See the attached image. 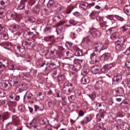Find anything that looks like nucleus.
Returning <instances> with one entry per match:
<instances>
[{"label":"nucleus","instance_id":"9d476101","mask_svg":"<svg viewBox=\"0 0 130 130\" xmlns=\"http://www.w3.org/2000/svg\"><path fill=\"white\" fill-rule=\"evenodd\" d=\"M12 123L15 126L19 125L20 124V121L18 117L16 115H13L12 117Z\"/></svg>","mask_w":130,"mask_h":130},{"label":"nucleus","instance_id":"37998d69","mask_svg":"<svg viewBox=\"0 0 130 130\" xmlns=\"http://www.w3.org/2000/svg\"><path fill=\"white\" fill-rule=\"evenodd\" d=\"M12 81L13 82V84L14 86H15L18 83V79L16 77H14L12 79Z\"/></svg>","mask_w":130,"mask_h":130},{"label":"nucleus","instance_id":"4d7b16f0","mask_svg":"<svg viewBox=\"0 0 130 130\" xmlns=\"http://www.w3.org/2000/svg\"><path fill=\"white\" fill-rule=\"evenodd\" d=\"M104 126V124L102 122L100 123L98 126L99 128V130H102V129H103Z\"/></svg>","mask_w":130,"mask_h":130},{"label":"nucleus","instance_id":"5701e85b","mask_svg":"<svg viewBox=\"0 0 130 130\" xmlns=\"http://www.w3.org/2000/svg\"><path fill=\"white\" fill-rule=\"evenodd\" d=\"M113 66V65L112 63L109 64H107L105 65L103 67V68L102 70H104V71H106L107 70H109Z\"/></svg>","mask_w":130,"mask_h":130},{"label":"nucleus","instance_id":"ddd939ff","mask_svg":"<svg viewBox=\"0 0 130 130\" xmlns=\"http://www.w3.org/2000/svg\"><path fill=\"white\" fill-rule=\"evenodd\" d=\"M89 36L84 38L83 39L82 43L85 44L86 46H89L91 43V41L89 38Z\"/></svg>","mask_w":130,"mask_h":130},{"label":"nucleus","instance_id":"f03ea898","mask_svg":"<svg viewBox=\"0 0 130 130\" xmlns=\"http://www.w3.org/2000/svg\"><path fill=\"white\" fill-rule=\"evenodd\" d=\"M108 46L106 44H104L101 42L95 43L94 44V46L93 48L95 51H96V52L100 51L102 50L106 49L107 47Z\"/></svg>","mask_w":130,"mask_h":130},{"label":"nucleus","instance_id":"393cba45","mask_svg":"<svg viewBox=\"0 0 130 130\" xmlns=\"http://www.w3.org/2000/svg\"><path fill=\"white\" fill-rule=\"evenodd\" d=\"M10 117L9 113L7 112L4 113L2 115V121L4 122L5 120L8 119Z\"/></svg>","mask_w":130,"mask_h":130},{"label":"nucleus","instance_id":"aec40b11","mask_svg":"<svg viewBox=\"0 0 130 130\" xmlns=\"http://www.w3.org/2000/svg\"><path fill=\"white\" fill-rule=\"evenodd\" d=\"M92 119V118L90 116H87L84 118L83 120L80 123L82 125L86 124Z\"/></svg>","mask_w":130,"mask_h":130},{"label":"nucleus","instance_id":"6ab92c4d","mask_svg":"<svg viewBox=\"0 0 130 130\" xmlns=\"http://www.w3.org/2000/svg\"><path fill=\"white\" fill-rule=\"evenodd\" d=\"M115 91L116 96H121L124 94V90L121 88H119Z\"/></svg>","mask_w":130,"mask_h":130},{"label":"nucleus","instance_id":"a18cd8bd","mask_svg":"<svg viewBox=\"0 0 130 130\" xmlns=\"http://www.w3.org/2000/svg\"><path fill=\"white\" fill-rule=\"evenodd\" d=\"M55 4V2L53 0H50L47 4V6L49 7H53Z\"/></svg>","mask_w":130,"mask_h":130},{"label":"nucleus","instance_id":"f704fd0d","mask_svg":"<svg viewBox=\"0 0 130 130\" xmlns=\"http://www.w3.org/2000/svg\"><path fill=\"white\" fill-rule=\"evenodd\" d=\"M19 26L15 24H13L11 25L10 27V29H12L16 30L19 29Z\"/></svg>","mask_w":130,"mask_h":130},{"label":"nucleus","instance_id":"c03bdc74","mask_svg":"<svg viewBox=\"0 0 130 130\" xmlns=\"http://www.w3.org/2000/svg\"><path fill=\"white\" fill-rule=\"evenodd\" d=\"M8 67L9 69L11 70H14L16 69V67L12 63H9Z\"/></svg>","mask_w":130,"mask_h":130},{"label":"nucleus","instance_id":"0eeeda50","mask_svg":"<svg viewBox=\"0 0 130 130\" xmlns=\"http://www.w3.org/2000/svg\"><path fill=\"white\" fill-rule=\"evenodd\" d=\"M91 69L92 73L95 74L99 73L100 71L102 70L100 66L98 65L92 66L91 67Z\"/></svg>","mask_w":130,"mask_h":130},{"label":"nucleus","instance_id":"69168bd1","mask_svg":"<svg viewBox=\"0 0 130 130\" xmlns=\"http://www.w3.org/2000/svg\"><path fill=\"white\" fill-rule=\"evenodd\" d=\"M56 97L57 98L60 97L62 96L61 93L59 91H56Z\"/></svg>","mask_w":130,"mask_h":130},{"label":"nucleus","instance_id":"39448f33","mask_svg":"<svg viewBox=\"0 0 130 130\" xmlns=\"http://www.w3.org/2000/svg\"><path fill=\"white\" fill-rule=\"evenodd\" d=\"M59 49L61 50V52L62 53L65 57H66L67 58H69L72 57L71 56V53H70V52L68 51L65 50L64 49L62 46H60Z\"/></svg>","mask_w":130,"mask_h":130},{"label":"nucleus","instance_id":"8fccbe9b","mask_svg":"<svg viewBox=\"0 0 130 130\" xmlns=\"http://www.w3.org/2000/svg\"><path fill=\"white\" fill-rule=\"evenodd\" d=\"M57 70L56 69L54 70V71L52 73V75L53 77H56L59 76V74H57Z\"/></svg>","mask_w":130,"mask_h":130},{"label":"nucleus","instance_id":"a878e982","mask_svg":"<svg viewBox=\"0 0 130 130\" xmlns=\"http://www.w3.org/2000/svg\"><path fill=\"white\" fill-rule=\"evenodd\" d=\"M81 83L83 84H86L89 83L90 80L87 77H83L81 80Z\"/></svg>","mask_w":130,"mask_h":130},{"label":"nucleus","instance_id":"4468645a","mask_svg":"<svg viewBox=\"0 0 130 130\" xmlns=\"http://www.w3.org/2000/svg\"><path fill=\"white\" fill-rule=\"evenodd\" d=\"M74 49L76 51L75 54L77 56H82L83 54V51L77 47H75Z\"/></svg>","mask_w":130,"mask_h":130},{"label":"nucleus","instance_id":"49530a36","mask_svg":"<svg viewBox=\"0 0 130 130\" xmlns=\"http://www.w3.org/2000/svg\"><path fill=\"white\" fill-rule=\"evenodd\" d=\"M34 108L36 111L37 110H42L44 109V107L43 105H42V106L40 107L37 105H35L34 106Z\"/></svg>","mask_w":130,"mask_h":130},{"label":"nucleus","instance_id":"c85d7f7f","mask_svg":"<svg viewBox=\"0 0 130 130\" xmlns=\"http://www.w3.org/2000/svg\"><path fill=\"white\" fill-rule=\"evenodd\" d=\"M125 38V37L124 36H122L118 39L117 41V42L119 43H121L122 44H123L126 40Z\"/></svg>","mask_w":130,"mask_h":130},{"label":"nucleus","instance_id":"6e6d98bb","mask_svg":"<svg viewBox=\"0 0 130 130\" xmlns=\"http://www.w3.org/2000/svg\"><path fill=\"white\" fill-rule=\"evenodd\" d=\"M99 114H100V116H102L103 118H104L107 114L106 112L104 111L100 112Z\"/></svg>","mask_w":130,"mask_h":130},{"label":"nucleus","instance_id":"bf43d9fd","mask_svg":"<svg viewBox=\"0 0 130 130\" xmlns=\"http://www.w3.org/2000/svg\"><path fill=\"white\" fill-rule=\"evenodd\" d=\"M125 54L128 55L130 54V47L127 48L124 52Z\"/></svg>","mask_w":130,"mask_h":130},{"label":"nucleus","instance_id":"a19ab883","mask_svg":"<svg viewBox=\"0 0 130 130\" xmlns=\"http://www.w3.org/2000/svg\"><path fill=\"white\" fill-rule=\"evenodd\" d=\"M75 94L76 97H78L81 95V91L80 90L76 89L75 91Z\"/></svg>","mask_w":130,"mask_h":130},{"label":"nucleus","instance_id":"603ef678","mask_svg":"<svg viewBox=\"0 0 130 130\" xmlns=\"http://www.w3.org/2000/svg\"><path fill=\"white\" fill-rule=\"evenodd\" d=\"M115 17L118 20L122 21L124 20V19L122 17L117 15H115Z\"/></svg>","mask_w":130,"mask_h":130},{"label":"nucleus","instance_id":"cd10ccee","mask_svg":"<svg viewBox=\"0 0 130 130\" xmlns=\"http://www.w3.org/2000/svg\"><path fill=\"white\" fill-rule=\"evenodd\" d=\"M9 0H2L0 1V4L2 5L5 7L9 4Z\"/></svg>","mask_w":130,"mask_h":130},{"label":"nucleus","instance_id":"a211bd4d","mask_svg":"<svg viewBox=\"0 0 130 130\" xmlns=\"http://www.w3.org/2000/svg\"><path fill=\"white\" fill-rule=\"evenodd\" d=\"M110 56L109 53H106L103 54L101 57L100 59L102 61H105L107 60Z\"/></svg>","mask_w":130,"mask_h":130},{"label":"nucleus","instance_id":"de8ad7c7","mask_svg":"<svg viewBox=\"0 0 130 130\" xmlns=\"http://www.w3.org/2000/svg\"><path fill=\"white\" fill-rule=\"evenodd\" d=\"M25 106L24 105H21L19 106V110L21 112H23L25 110Z\"/></svg>","mask_w":130,"mask_h":130},{"label":"nucleus","instance_id":"f3484780","mask_svg":"<svg viewBox=\"0 0 130 130\" xmlns=\"http://www.w3.org/2000/svg\"><path fill=\"white\" fill-rule=\"evenodd\" d=\"M35 96L36 100L38 101H41L44 98V95L41 92L37 93Z\"/></svg>","mask_w":130,"mask_h":130},{"label":"nucleus","instance_id":"412c9836","mask_svg":"<svg viewBox=\"0 0 130 130\" xmlns=\"http://www.w3.org/2000/svg\"><path fill=\"white\" fill-rule=\"evenodd\" d=\"M63 18V16L61 15L56 16L53 18V21L54 23L58 22Z\"/></svg>","mask_w":130,"mask_h":130},{"label":"nucleus","instance_id":"2f4dec72","mask_svg":"<svg viewBox=\"0 0 130 130\" xmlns=\"http://www.w3.org/2000/svg\"><path fill=\"white\" fill-rule=\"evenodd\" d=\"M4 44L6 46H4V47L8 50L10 49V47L12 46L11 43L9 42H5L4 43Z\"/></svg>","mask_w":130,"mask_h":130},{"label":"nucleus","instance_id":"7ed1b4c3","mask_svg":"<svg viewBox=\"0 0 130 130\" xmlns=\"http://www.w3.org/2000/svg\"><path fill=\"white\" fill-rule=\"evenodd\" d=\"M14 49L16 53L19 55H22L25 54V50L24 48H21L20 46L15 45L14 46Z\"/></svg>","mask_w":130,"mask_h":130},{"label":"nucleus","instance_id":"72a5a7b5","mask_svg":"<svg viewBox=\"0 0 130 130\" xmlns=\"http://www.w3.org/2000/svg\"><path fill=\"white\" fill-rule=\"evenodd\" d=\"M98 13L95 11H92L89 15L90 17L93 19H94L95 17L97 16Z\"/></svg>","mask_w":130,"mask_h":130},{"label":"nucleus","instance_id":"423d86ee","mask_svg":"<svg viewBox=\"0 0 130 130\" xmlns=\"http://www.w3.org/2000/svg\"><path fill=\"white\" fill-rule=\"evenodd\" d=\"M90 33L91 34L92 37L93 38L99 37L101 35L100 32L95 28L91 29L90 31Z\"/></svg>","mask_w":130,"mask_h":130},{"label":"nucleus","instance_id":"774afa93","mask_svg":"<svg viewBox=\"0 0 130 130\" xmlns=\"http://www.w3.org/2000/svg\"><path fill=\"white\" fill-rule=\"evenodd\" d=\"M126 68H130V61H127L125 64Z\"/></svg>","mask_w":130,"mask_h":130},{"label":"nucleus","instance_id":"f257e3e1","mask_svg":"<svg viewBox=\"0 0 130 130\" xmlns=\"http://www.w3.org/2000/svg\"><path fill=\"white\" fill-rule=\"evenodd\" d=\"M5 30L4 25L0 24V38L2 39L7 40L8 39V37Z\"/></svg>","mask_w":130,"mask_h":130},{"label":"nucleus","instance_id":"338daca9","mask_svg":"<svg viewBox=\"0 0 130 130\" xmlns=\"http://www.w3.org/2000/svg\"><path fill=\"white\" fill-rule=\"evenodd\" d=\"M102 105V106L101 107V109H103V110H106L107 109V107L105 104L103 103Z\"/></svg>","mask_w":130,"mask_h":130},{"label":"nucleus","instance_id":"58836bf2","mask_svg":"<svg viewBox=\"0 0 130 130\" xmlns=\"http://www.w3.org/2000/svg\"><path fill=\"white\" fill-rule=\"evenodd\" d=\"M124 11L126 13L130 15V5L126 6L124 9Z\"/></svg>","mask_w":130,"mask_h":130},{"label":"nucleus","instance_id":"3c124183","mask_svg":"<svg viewBox=\"0 0 130 130\" xmlns=\"http://www.w3.org/2000/svg\"><path fill=\"white\" fill-rule=\"evenodd\" d=\"M6 67L0 62V71H3L5 70Z\"/></svg>","mask_w":130,"mask_h":130},{"label":"nucleus","instance_id":"c9c22d12","mask_svg":"<svg viewBox=\"0 0 130 130\" xmlns=\"http://www.w3.org/2000/svg\"><path fill=\"white\" fill-rule=\"evenodd\" d=\"M111 127L112 130H119L120 126L118 124H114L112 125Z\"/></svg>","mask_w":130,"mask_h":130},{"label":"nucleus","instance_id":"9b49d317","mask_svg":"<svg viewBox=\"0 0 130 130\" xmlns=\"http://www.w3.org/2000/svg\"><path fill=\"white\" fill-rule=\"evenodd\" d=\"M56 103L55 101L51 99H47L45 102V105L47 107H52L55 105Z\"/></svg>","mask_w":130,"mask_h":130},{"label":"nucleus","instance_id":"680f3d73","mask_svg":"<svg viewBox=\"0 0 130 130\" xmlns=\"http://www.w3.org/2000/svg\"><path fill=\"white\" fill-rule=\"evenodd\" d=\"M26 74L24 73L20 72V73L19 75L21 78H24L26 76Z\"/></svg>","mask_w":130,"mask_h":130},{"label":"nucleus","instance_id":"052dcab7","mask_svg":"<svg viewBox=\"0 0 130 130\" xmlns=\"http://www.w3.org/2000/svg\"><path fill=\"white\" fill-rule=\"evenodd\" d=\"M15 95V94L13 93L10 92L9 93V97L11 99H13Z\"/></svg>","mask_w":130,"mask_h":130},{"label":"nucleus","instance_id":"20e7f679","mask_svg":"<svg viewBox=\"0 0 130 130\" xmlns=\"http://www.w3.org/2000/svg\"><path fill=\"white\" fill-rule=\"evenodd\" d=\"M27 88L25 84H19L15 89V92L17 93L21 92L24 90H26Z\"/></svg>","mask_w":130,"mask_h":130},{"label":"nucleus","instance_id":"0e129e2a","mask_svg":"<svg viewBox=\"0 0 130 130\" xmlns=\"http://www.w3.org/2000/svg\"><path fill=\"white\" fill-rule=\"evenodd\" d=\"M81 67L82 66L80 64H78L76 65L75 67V69L76 71H78L80 69Z\"/></svg>","mask_w":130,"mask_h":130},{"label":"nucleus","instance_id":"e433bc0d","mask_svg":"<svg viewBox=\"0 0 130 130\" xmlns=\"http://www.w3.org/2000/svg\"><path fill=\"white\" fill-rule=\"evenodd\" d=\"M33 95L30 91H27L25 95L24 96V100L26 96L27 97L28 99H30L31 98Z\"/></svg>","mask_w":130,"mask_h":130},{"label":"nucleus","instance_id":"864d4df0","mask_svg":"<svg viewBox=\"0 0 130 130\" xmlns=\"http://www.w3.org/2000/svg\"><path fill=\"white\" fill-rule=\"evenodd\" d=\"M56 7L58 11H60L62 10V6L59 4H58Z\"/></svg>","mask_w":130,"mask_h":130},{"label":"nucleus","instance_id":"09e8293b","mask_svg":"<svg viewBox=\"0 0 130 130\" xmlns=\"http://www.w3.org/2000/svg\"><path fill=\"white\" fill-rule=\"evenodd\" d=\"M70 86H73V84L68 82H66L64 84V86L63 88H67L69 87Z\"/></svg>","mask_w":130,"mask_h":130},{"label":"nucleus","instance_id":"f8f14e48","mask_svg":"<svg viewBox=\"0 0 130 130\" xmlns=\"http://www.w3.org/2000/svg\"><path fill=\"white\" fill-rule=\"evenodd\" d=\"M7 17L9 20L11 19H15L17 18H20V17L19 15L17 14H14L13 13H8L6 15Z\"/></svg>","mask_w":130,"mask_h":130},{"label":"nucleus","instance_id":"473e14b6","mask_svg":"<svg viewBox=\"0 0 130 130\" xmlns=\"http://www.w3.org/2000/svg\"><path fill=\"white\" fill-rule=\"evenodd\" d=\"M119 36V34L117 32H115L112 34L110 36V38L112 40H115L118 38Z\"/></svg>","mask_w":130,"mask_h":130},{"label":"nucleus","instance_id":"dca6fc26","mask_svg":"<svg viewBox=\"0 0 130 130\" xmlns=\"http://www.w3.org/2000/svg\"><path fill=\"white\" fill-rule=\"evenodd\" d=\"M95 52H96V51H95V50H94V51L90 55V58L91 60L93 61V63H95L98 62V61L96 59L97 56H96Z\"/></svg>","mask_w":130,"mask_h":130},{"label":"nucleus","instance_id":"6e6552de","mask_svg":"<svg viewBox=\"0 0 130 130\" xmlns=\"http://www.w3.org/2000/svg\"><path fill=\"white\" fill-rule=\"evenodd\" d=\"M114 17H115V15H107L106 16V17L107 20H106V21H104V22L105 23L107 24L108 25L112 24L114 23L112 21L114 19Z\"/></svg>","mask_w":130,"mask_h":130},{"label":"nucleus","instance_id":"5fc2aeb1","mask_svg":"<svg viewBox=\"0 0 130 130\" xmlns=\"http://www.w3.org/2000/svg\"><path fill=\"white\" fill-rule=\"evenodd\" d=\"M97 117V120L98 122L101 121V119L102 118V116H100V114H98L96 115Z\"/></svg>","mask_w":130,"mask_h":130},{"label":"nucleus","instance_id":"c756f323","mask_svg":"<svg viewBox=\"0 0 130 130\" xmlns=\"http://www.w3.org/2000/svg\"><path fill=\"white\" fill-rule=\"evenodd\" d=\"M123 44L119 43L117 42L116 45V49L119 51H121L122 50Z\"/></svg>","mask_w":130,"mask_h":130},{"label":"nucleus","instance_id":"ea45409f","mask_svg":"<svg viewBox=\"0 0 130 130\" xmlns=\"http://www.w3.org/2000/svg\"><path fill=\"white\" fill-rule=\"evenodd\" d=\"M25 5L24 3H21L20 5H18L16 7V8L18 10H22L25 7Z\"/></svg>","mask_w":130,"mask_h":130},{"label":"nucleus","instance_id":"4c0bfd02","mask_svg":"<svg viewBox=\"0 0 130 130\" xmlns=\"http://www.w3.org/2000/svg\"><path fill=\"white\" fill-rule=\"evenodd\" d=\"M31 42L30 41H25L24 42H23L22 44L23 45H24V46H26V47L29 49L31 48L30 46L31 45Z\"/></svg>","mask_w":130,"mask_h":130},{"label":"nucleus","instance_id":"7c9ffc66","mask_svg":"<svg viewBox=\"0 0 130 130\" xmlns=\"http://www.w3.org/2000/svg\"><path fill=\"white\" fill-rule=\"evenodd\" d=\"M9 82L7 80H3L1 83V86L4 88L7 87L9 84Z\"/></svg>","mask_w":130,"mask_h":130},{"label":"nucleus","instance_id":"1a4fd4ad","mask_svg":"<svg viewBox=\"0 0 130 130\" xmlns=\"http://www.w3.org/2000/svg\"><path fill=\"white\" fill-rule=\"evenodd\" d=\"M74 88L73 87L70 86L67 88H63V92L65 94L69 95L73 92Z\"/></svg>","mask_w":130,"mask_h":130},{"label":"nucleus","instance_id":"b1692460","mask_svg":"<svg viewBox=\"0 0 130 130\" xmlns=\"http://www.w3.org/2000/svg\"><path fill=\"white\" fill-rule=\"evenodd\" d=\"M88 6V4L86 2H81L80 4V7L84 10H86Z\"/></svg>","mask_w":130,"mask_h":130},{"label":"nucleus","instance_id":"4be33fe9","mask_svg":"<svg viewBox=\"0 0 130 130\" xmlns=\"http://www.w3.org/2000/svg\"><path fill=\"white\" fill-rule=\"evenodd\" d=\"M39 122L40 124L42 125L46 124L48 123V121L47 119L43 117L40 118Z\"/></svg>","mask_w":130,"mask_h":130},{"label":"nucleus","instance_id":"79ce46f5","mask_svg":"<svg viewBox=\"0 0 130 130\" xmlns=\"http://www.w3.org/2000/svg\"><path fill=\"white\" fill-rule=\"evenodd\" d=\"M100 25L101 28L103 30H106L108 26V25H105L104 23H101L100 24Z\"/></svg>","mask_w":130,"mask_h":130},{"label":"nucleus","instance_id":"2eb2a0df","mask_svg":"<svg viewBox=\"0 0 130 130\" xmlns=\"http://www.w3.org/2000/svg\"><path fill=\"white\" fill-rule=\"evenodd\" d=\"M122 79V76L120 74H117L115 75L112 79L113 83L116 82H120Z\"/></svg>","mask_w":130,"mask_h":130},{"label":"nucleus","instance_id":"13d9d810","mask_svg":"<svg viewBox=\"0 0 130 130\" xmlns=\"http://www.w3.org/2000/svg\"><path fill=\"white\" fill-rule=\"evenodd\" d=\"M35 3L34 0H30L28 2V4L30 6H32Z\"/></svg>","mask_w":130,"mask_h":130},{"label":"nucleus","instance_id":"bb28decb","mask_svg":"<svg viewBox=\"0 0 130 130\" xmlns=\"http://www.w3.org/2000/svg\"><path fill=\"white\" fill-rule=\"evenodd\" d=\"M0 62L6 67H7L8 65V62L7 59L3 58L1 59Z\"/></svg>","mask_w":130,"mask_h":130},{"label":"nucleus","instance_id":"e2e57ef3","mask_svg":"<svg viewBox=\"0 0 130 130\" xmlns=\"http://www.w3.org/2000/svg\"><path fill=\"white\" fill-rule=\"evenodd\" d=\"M56 24V26L58 27L60 26L64 23V21H62L61 20H60Z\"/></svg>","mask_w":130,"mask_h":130}]
</instances>
